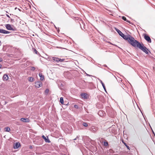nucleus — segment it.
Segmentation results:
<instances>
[{
    "label": "nucleus",
    "mask_w": 155,
    "mask_h": 155,
    "mask_svg": "<svg viewBox=\"0 0 155 155\" xmlns=\"http://www.w3.org/2000/svg\"><path fill=\"white\" fill-rule=\"evenodd\" d=\"M122 37L124 39L127 40L128 42L133 46L137 47L141 50L146 54H148V49L142 44H141L139 41L135 40L132 36L129 35H125L124 34Z\"/></svg>",
    "instance_id": "f257e3e1"
},
{
    "label": "nucleus",
    "mask_w": 155,
    "mask_h": 155,
    "mask_svg": "<svg viewBox=\"0 0 155 155\" xmlns=\"http://www.w3.org/2000/svg\"><path fill=\"white\" fill-rule=\"evenodd\" d=\"M5 27L6 29L9 30L15 31V28L12 27L11 25L9 24L5 25Z\"/></svg>",
    "instance_id": "f03ea898"
},
{
    "label": "nucleus",
    "mask_w": 155,
    "mask_h": 155,
    "mask_svg": "<svg viewBox=\"0 0 155 155\" xmlns=\"http://www.w3.org/2000/svg\"><path fill=\"white\" fill-rule=\"evenodd\" d=\"M35 86L36 87L39 88L42 86V82L40 81H38L35 82Z\"/></svg>",
    "instance_id": "7ed1b4c3"
},
{
    "label": "nucleus",
    "mask_w": 155,
    "mask_h": 155,
    "mask_svg": "<svg viewBox=\"0 0 155 155\" xmlns=\"http://www.w3.org/2000/svg\"><path fill=\"white\" fill-rule=\"evenodd\" d=\"M144 38L148 42L151 43V39L147 35L145 34V35L144 36Z\"/></svg>",
    "instance_id": "20e7f679"
},
{
    "label": "nucleus",
    "mask_w": 155,
    "mask_h": 155,
    "mask_svg": "<svg viewBox=\"0 0 155 155\" xmlns=\"http://www.w3.org/2000/svg\"><path fill=\"white\" fill-rule=\"evenodd\" d=\"M0 33L2 34H8L10 33L9 31H6L2 29H0Z\"/></svg>",
    "instance_id": "39448f33"
},
{
    "label": "nucleus",
    "mask_w": 155,
    "mask_h": 155,
    "mask_svg": "<svg viewBox=\"0 0 155 155\" xmlns=\"http://www.w3.org/2000/svg\"><path fill=\"white\" fill-rule=\"evenodd\" d=\"M81 96L82 98L87 99L88 97V94L86 93H82L81 94Z\"/></svg>",
    "instance_id": "423d86ee"
},
{
    "label": "nucleus",
    "mask_w": 155,
    "mask_h": 155,
    "mask_svg": "<svg viewBox=\"0 0 155 155\" xmlns=\"http://www.w3.org/2000/svg\"><path fill=\"white\" fill-rule=\"evenodd\" d=\"M42 137L44 139L45 142L47 143L50 142V141L48 137L47 138H46L45 136H44V135H43L42 136Z\"/></svg>",
    "instance_id": "0eeeda50"
},
{
    "label": "nucleus",
    "mask_w": 155,
    "mask_h": 155,
    "mask_svg": "<svg viewBox=\"0 0 155 155\" xmlns=\"http://www.w3.org/2000/svg\"><path fill=\"white\" fill-rule=\"evenodd\" d=\"M8 79V75L5 74L4 75L3 77V79L4 81H6Z\"/></svg>",
    "instance_id": "6e6552de"
},
{
    "label": "nucleus",
    "mask_w": 155,
    "mask_h": 155,
    "mask_svg": "<svg viewBox=\"0 0 155 155\" xmlns=\"http://www.w3.org/2000/svg\"><path fill=\"white\" fill-rule=\"evenodd\" d=\"M20 145V144L19 143H16L14 146V148L15 149H17L18 148Z\"/></svg>",
    "instance_id": "1a4fd4ad"
},
{
    "label": "nucleus",
    "mask_w": 155,
    "mask_h": 155,
    "mask_svg": "<svg viewBox=\"0 0 155 155\" xmlns=\"http://www.w3.org/2000/svg\"><path fill=\"white\" fill-rule=\"evenodd\" d=\"M98 79L99 80V81L102 84V86L104 89V90L106 91V88H105V86L104 84L103 83V82H102V81L101 79H100L99 78H98Z\"/></svg>",
    "instance_id": "9d476101"
},
{
    "label": "nucleus",
    "mask_w": 155,
    "mask_h": 155,
    "mask_svg": "<svg viewBox=\"0 0 155 155\" xmlns=\"http://www.w3.org/2000/svg\"><path fill=\"white\" fill-rule=\"evenodd\" d=\"M39 76L40 77V79L41 81H43L44 79V76L42 75V74L41 73L39 74Z\"/></svg>",
    "instance_id": "9b49d317"
},
{
    "label": "nucleus",
    "mask_w": 155,
    "mask_h": 155,
    "mask_svg": "<svg viewBox=\"0 0 155 155\" xmlns=\"http://www.w3.org/2000/svg\"><path fill=\"white\" fill-rule=\"evenodd\" d=\"M97 130V127H94L92 128L91 130V131L93 133L96 132Z\"/></svg>",
    "instance_id": "f8f14e48"
},
{
    "label": "nucleus",
    "mask_w": 155,
    "mask_h": 155,
    "mask_svg": "<svg viewBox=\"0 0 155 155\" xmlns=\"http://www.w3.org/2000/svg\"><path fill=\"white\" fill-rule=\"evenodd\" d=\"M116 31L118 32V33L122 37V36H123L124 35V34H123L120 30H119L117 29H116Z\"/></svg>",
    "instance_id": "ddd939ff"
},
{
    "label": "nucleus",
    "mask_w": 155,
    "mask_h": 155,
    "mask_svg": "<svg viewBox=\"0 0 155 155\" xmlns=\"http://www.w3.org/2000/svg\"><path fill=\"white\" fill-rule=\"evenodd\" d=\"M52 59L53 60L57 62V63H58V60H59V58H58L53 57L52 58Z\"/></svg>",
    "instance_id": "4468645a"
},
{
    "label": "nucleus",
    "mask_w": 155,
    "mask_h": 155,
    "mask_svg": "<svg viewBox=\"0 0 155 155\" xmlns=\"http://www.w3.org/2000/svg\"><path fill=\"white\" fill-rule=\"evenodd\" d=\"M20 120L24 122H27V119L25 118H22L20 119Z\"/></svg>",
    "instance_id": "2eb2a0df"
},
{
    "label": "nucleus",
    "mask_w": 155,
    "mask_h": 155,
    "mask_svg": "<svg viewBox=\"0 0 155 155\" xmlns=\"http://www.w3.org/2000/svg\"><path fill=\"white\" fill-rule=\"evenodd\" d=\"M60 102L62 104H64V100L63 97H61L60 98Z\"/></svg>",
    "instance_id": "dca6fc26"
},
{
    "label": "nucleus",
    "mask_w": 155,
    "mask_h": 155,
    "mask_svg": "<svg viewBox=\"0 0 155 155\" xmlns=\"http://www.w3.org/2000/svg\"><path fill=\"white\" fill-rule=\"evenodd\" d=\"M34 78L32 77H30L29 78L28 80L29 81L32 82L34 80Z\"/></svg>",
    "instance_id": "f3484780"
},
{
    "label": "nucleus",
    "mask_w": 155,
    "mask_h": 155,
    "mask_svg": "<svg viewBox=\"0 0 155 155\" xmlns=\"http://www.w3.org/2000/svg\"><path fill=\"white\" fill-rule=\"evenodd\" d=\"M5 130L7 132H9L10 130V129L8 127H7L5 128Z\"/></svg>",
    "instance_id": "a211bd4d"
},
{
    "label": "nucleus",
    "mask_w": 155,
    "mask_h": 155,
    "mask_svg": "<svg viewBox=\"0 0 155 155\" xmlns=\"http://www.w3.org/2000/svg\"><path fill=\"white\" fill-rule=\"evenodd\" d=\"M82 124L85 127H87L88 126L87 123L84 122H83Z\"/></svg>",
    "instance_id": "6ab92c4d"
},
{
    "label": "nucleus",
    "mask_w": 155,
    "mask_h": 155,
    "mask_svg": "<svg viewBox=\"0 0 155 155\" xmlns=\"http://www.w3.org/2000/svg\"><path fill=\"white\" fill-rule=\"evenodd\" d=\"M104 145L105 146H107L108 145V143L107 142H104Z\"/></svg>",
    "instance_id": "aec40b11"
},
{
    "label": "nucleus",
    "mask_w": 155,
    "mask_h": 155,
    "mask_svg": "<svg viewBox=\"0 0 155 155\" xmlns=\"http://www.w3.org/2000/svg\"><path fill=\"white\" fill-rule=\"evenodd\" d=\"M124 143V145L126 146V147H127V148L129 150H130V147L128 146H127V144L126 143H125L124 142H123Z\"/></svg>",
    "instance_id": "412c9836"
},
{
    "label": "nucleus",
    "mask_w": 155,
    "mask_h": 155,
    "mask_svg": "<svg viewBox=\"0 0 155 155\" xmlns=\"http://www.w3.org/2000/svg\"><path fill=\"white\" fill-rule=\"evenodd\" d=\"M64 60V59H61V58H59V60H58V62L60 61V62H62Z\"/></svg>",
    "instance_id": "4be33fe9"
},
{
    "label": "nucleus",
    "mask_w": 155,
    "mask_h": 155,
    "mask_svg": "<svg viewBox=\"0 0 155 155\" xmlns=\"http://www.w3.org/2000/svg\"><path fill=\"white\" fill-rule=\"evenodd\" d=\"M49 92V90L48 89H46L45 91V93L46 94H48Z\"/></svg>",
    "instance_id": "5701e85b"
},
{
    "label": "nucleus",
    "mask_w": 155,
    "mask_h": 155,
    "mask_svg": "<svg viewBox=\"0 0 155 155\" xmlns=\"http://www.w3.org/2000/svg\"><path fill=\"white\" fill-rule=\"evenodd\" d=\"M35 69V67H32L31 68V70L32 71H34Z\"/></svg>",
    "instance_id": "b1692460"
},
{
    "label": "nucleus",
    "mask_w": 155,
    "mask_h": 155,
    "mask_svg": "<svg viewBox=\"0 0 155 155\" xmlns=\"http://www.w3.org/2000/svg\"><path fill=\"white\" fill-rule=\"evenodd\" d=\"M122 19L124 20V21H126L127 19H126V17L124 16H123L122 17Z\"/></svg>",
    "instance_id": "393cba45"
},
{
    "label": "nucleus",
    "mask_w": 155,
    "mask_h": 155,
    "mask_svg": "<svg viewBox=\"0 0 155 155\" xmlns=\"http://www.w3.org/2000/svg\"><path fill=\"white\" fill-rule=\"evenodd\" d=\"M79 137V136H77L76 138L74 139V140H76V139L77 138H78Z\"/></svg>",
    "instance_id": "a878e982"
},
{
    "label": "nucleus",
    "mask_w": 155,
    "mask_h": 155,
    "mask_svg": "<svg viewBox=\"0 0 155 155\" xmlns=\"http://www.w3.org/2000/svg\"><path fill=\"white\" fill-rule=\"evenodd\" d=\"M2 61V58L0 57V62H1Z\"/></svg>",
    "instance_id": "bb28decb"
},
{
    "label": "nucleus",
    "mask_w": 155,
    "mask_h": 155,
    "mask_svg": "<svg viewBox=\"0 0 155 155\" xmlns=\"http://www.w3.org/2000/svg\"><path fill=\"white\" fill-rule=\"evenodd\" d=\"M34 51L35 52L36 54H37V50H36V49H35L34 50Z\"/></svg>",
    "instance_id": "cd10ccee"
},
{
    "label": "nucleus",
    "mask_w": 155,
    "mask_h": 155,
    "mask_svg": "<svg viewBox=\"0 0 155 155\" xmlns=\"http://www.w3.org/2000/svg\"><path fill=\"white\" fill-rule=\"evenodd\" d=\"M86 74V75H87V76H91V75H89V74Z\"/></svg>",
    "instance_id": "c85d7f7f"
},
{
    "label": "nucleus",
    "mask_w": 155,
    "mask_h": 155,
    "mask_svg": "<svg viewBox=\"0 0 155 155\" xmlns=\"http://www.w3.org/2000/svg\"><path fill=\"white\" fill-rule=\"evenodd\" d=\"M127 22H128V23H130V21L127 20V21H126Z\"/></svg>",
    "instance_id": "c756f323"
},
{
    "label": "nucleus",
    "mask_w": 155,
    "mask_h": 155,
    "mask_svg": "<svg viewBox=\"0 0 155 155\" xmlns=\"http://www.w3.org/2000/svg\"><path fill=\"white\" fill-rule=\"evenodd\" d=\"M6 16H7L9 18H10V16H9V15H8V14H6Z\"/></svg>",
    "instance_id": "7c9ffc66"
},
{
    "label": "nucleus",
    "mask_w": 155,
    "mask_h": 155,
    "mask_svg": "<svg viewBox=\"0 0 155 155\" xmlns=\"http://www.w3.org/2000/svg\"><path fill=\"white\" fill-rule=\"evenodd\" d=\"M29 148L30 149H32V146H30L29 147Z\"/></svg>",
    "instance_id": "2f4dec72"
},
{
    "label": "nucleus",
    "mask_w": 155,
    "mask_h": 155,
    "mask_svg": "<svg viewBox=\"0 0 155 155\" xmlns=\"http://www.w3.org/2000/svg\"><path fill=\"white\" fill-rule=\"evenodd\" d=\"M2 67V65L0 64V68H1Z\"/></svg>",
    "instance_id": "473e14b6"
},
{
    "label": "nucleus",
    "mask_w": 155,
    "mask_h": 155,
    "mask_svg": "<svg viewBox=\"0 0 155 155\" xmlns=\"http://www.w3.org/2000/svg\"><path fill=\"white\" fill-rule=\"evenodd\" d=\"M76 106H77V105H74V107H76Z\"/></svg>",
    "instance_id": "72a5a7b5"
},
{
    "label": "nucleus",
    "mask_w": 155,
    "mask_h": 155,
    "mask_svg": "<svg viewBox=\"0 0 155 155\" xmlns=\"http://www.w3.org/2000/svg\"><path fill=\"white\" fill-rule=\"evenodd\" d=\"M13 20V19H11V21H12Z\"/></svg>",
    "instance_id": "f704fd0d"
},
{
    "label": "nucleus",
    "mask_w": 155,
    "mask_h": 155,
    "mask_svg": "<svg viewBox=\"0 0 155 155\" xmlns=\"http://www.w3.org/2000/svg\"><path fill=\"white\" fill-rule=\"evenodd\" d=\"M100 111H99V112H98V113L99 114L100 113Z\"/></svg>",
    "instance_id": "c9c22d12"
},
{
    "label": "nucleus",
    "mask_w": 155,
    "mask_h": 155,
    "mask_svg": "<svg viewBox=\"0 0 155 155\" xmlns=\"http://www.w3.org/2000/svg\"><path fill=\"white\" fill-rule=\"evenodd\" d=\"M153 132V134H154V133Z\"/></svg>",
    "instance_id": "e433bc0d"
}]
</instances>
